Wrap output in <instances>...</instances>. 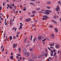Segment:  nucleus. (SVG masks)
<instances>
[{
    "label": "nucleus",
    "instance_id": "nucleus-31",
    "mask_svg": "<svg viewBox=\"0 0 61 61\" xmlns=\"http://www.w3.org/2000/svg\"><path fill=\"white\" fill-rule=\"evenodd\" d=\"M58 3L59 4V5H61V1H59L58 2Z\"/></svg>",
    "mask_w": 61,
    "mask_h": 61
},
{
    "label": "nucleus",
    "instance_id": "nucleus-19",
    "mask_svg": "<svg viewBox=\"0 0 61 61\" xmlns=\"http://www.w3.org/2000/svg\"><path fill=\"white\" fill-rule=\"evenodd\" d=\"M24 9H23L24 11H25L26 9V7H24Z\"/></svg>",
    "mask_w": 61,
    "mask_h": 61
},
{
    "label": "nucleus",
    "instance_id": "nucleus-46",
    "mask_svg": "<svg viewBox=\"0 0 61 61\" xmlns=\"http://www.w3.org/2000/svg\"><path fill=\"white\" fill-rule=\"evenodd\" d=\"M53 23H55L56 24H57V22H56V21H54Z\"/></svg>",
    "mask_w": 61,
    "mask_h": 61
},
{
    "label": "nucleus",
    "instance_id": "nucleus-48",
    "mask_svg": "<svg viewBox=\"0 0 61 61\" xmlns=\"http://www.w3.org/2000/svg\"><path fill=\"white\" fill-rule=\"evenodd\" d=\"M14 7V8H15V9H16V8L17 7H16V6H15Z\"/></svg>",
    "mask_w": 61,
    "mask_h": 61
},
{
    "label": "nucleus",
    "instance_id": "nucleus-51",
    "mask_svg": "<svg viewBox=\"0 0 61 61\" xmlns=\"http://www.w3.org/2000/svg\"><path fill=\"white\" fill-rule=\"evenodd\" d=\"M51 56H53V54L52 53H51Z\"/></svg>",
    "mask_w": 61,
    "mask_h": 61
},
{
    "label": "nucleus",
    "instance_id": "nucleus-20",
    "mask_svg": "<svg viewBox=\"0 0 61 61\" xmlns=\"http://www.w3.org/2000/svg\"><path fill=\"white\" fill-rule=\"evenodd\" d=\"M9 8H10V9H12V8H13V7H12V5H10V6L9 7Z\"/></svg>",
    "mask_w": 61,
    "mask_h": 61
},
{
    "label": "nucleus",
    "instance_id": "nucleus-29",
    "mask_svg": "<svg viewBox=\"0 0 61 61\" xmlns=\"http://www.w3.org/2000/svg\"><path fill=\"white\" fill-rule=\"evenodd\" d=\"M36 11H32V14H35V13H36Z\"/></svg>",
    "mask_w": 61,
    "mask_h": 61
},
{
    "label": "nucleus",
    "instance_id": "nucleus-2",
    "mask_svg": "<svg viewBox=\"0 0 61 61\" xmlns=\"http://www.w3.org/2000/svg\"><path fill=\"white\" fill-rule=\"evenodd\" d=\"M56 8H56L55 9L57 11V12H58L59 11L58 10L60 9V7H59V6H57L56 7Z\"/></svg>",
    "mask_w": 61,
    "mask_h": 61
},
{
    "label": "nucleus",
    "instance_id": "nucleus-12",
    "mask_svg": "<svg viewBox=\"0 0 61 61\" xmlns=\"http://www.w3.org/2000/svg\"><path fill=\"white\" fill-rule=\"evenodd\" d=\"M9 37H10V41H12V36H10Z\"/></svg>",
    "mask_w": 61,
    "mask_h": 61
},
{
    "label": "nucleus",
    "instance_id": "nucleus-24",
    "mask_svg": "<svg viewBox=\"0 0 61 61\" xmlns=\"http://www.w3.org/2000/svg\"><path fill=\"white\" fill-rule=\"evenodd\" d=\"M29 50L30 52L33 51V50L31 48H30Z\"/></svg>",
    "mask_w": 61,
    "mask_h": 61
},
{
    "label": "nucleus",
    "instance_id": "nucleus-39",
    "mask_svg": "<svg viewBox=\"0 0 61 61\" xmlns=\"http://www.w3.org/2000/svg\"><path fill=\"white\" fill-rule=\"evenodd\" d=\"M49 27H51V28H52L53 27V26L50 25L49 26Z\"/></svg>",
    "mask_w": 61,
    "mask_h": 61
},
{
    "label": "nucleus",
    "instance_id": "nucleus-3",
    "mask_svg": "<svg viewBox=\"0 0 61 61\" xmlns=\"http://www.w3.org/2000/svg\"><path fill=\"white\" fill-rule=\"evenodd\" d=\"M55 47L56 48H57V49H59V48H60V46H59V45L58 44L56 45L55 46Z\"/></svg>",
    "mask_w": 61,
    "mask_h": 61
},
{
    "label": "nucleus",
    "instance_id": "nucleus-9",
    "mask_svg": "<svg viewBox=\"0 0 61 61\" xmlns=\"http://www.w3.org/2000/svg\"><path fill=\"white\" fill-rule=\"evenodd\" d=\"M45 11L46 12H50L51 13L52 12V11L48 10H45Z\"/></svg>",
    "mask_w": 61,
    "mask_h": 61
},
{
    "label": "nucleus",
    "instance_id": "nucleus-38",
    "mask_svg": "<svg viewBox=\"0 0 61 61\" xmlns=\"http://www.w3.org/2000/svg\"><path fill=\"white\" fill-rule=\"evenodd\" d=\"M46 38L45 39H44L43 40H42V41H43V42H44V41H45V40H46Z\"/></svg>",
    "mask_w": 61,
    "mask_h": 61
},
{
    "label": "nucleus",
    "instance_id": "nucleus-23",
    "mask_svg": "<svg viewBox=\"0 0 61 61\" xmlns=\"http://www.w3.org/2000/svg\"><path fill=\"white\" fill-rule=\"evenodd\" d=\"M15 43H14L13 44V48H15Z\"/></svg>",
    "mask_w": 61,
    "mask_h": 61
},
{
    "label": "nucleus",
    "instance_id": "nucleus-59",
    "mask_svg": "<svg viewBox=\"0 0 61 61\" xmlns=\"http://www.w3.org/2000/svg\"><path fill=\"white\" fill-rule=\"evenodd\" d=\"M35 25H32V27H35Z\"/></svg>",
    "mask_w": 61,
    "mask_h": 61
},
{
    "label": "nucleus",
    "instance_id": "nucleus-62",
    "mask_svg": "<svg viewBox=\"0 0 61 61\" xmlns=\"http://www.w3.org/2000/svg\"><path fill=\"white\" fill-rule=\"evenodd\" d=\"M37 3H38L39 4H40V1H38L37 2Z\"/></svg>",
    "mask_w": 61,
    "mask_h": 61
},
{
    "label": "nucleus",
    "instance_id": "nucleus-64",
    "mask_svg": "<svg viewBox=\"0 0 61 61\" xmlns=\"http://www.w3.org/2000/svg\"><path fill=\"white\" fill-rule=\"evenodd\" d=\"M55 58H57V56L55 55Z\"/></svg>",
    "mask_w": 61,
    "mask_h": 61
},
{
    "label": "nucleus",
    "instance_id": "nucleus-35",
    "mask_svg": "<svg viewBox=\"0 0 61 61\" xmlns=\"http://www.w3.org/2000/svg\"><path fill=\"white\" fill-rule=\"evenodd\" d=\"M49 60H52V58L51 57H49Z\"/></svg>",
    "mask_w": 61,
    "mask_h": 61
},
{
    "label": "nucleus",
    "instance_id": "nucleus-54",
    "mask_svg": "<svg viewBox=\"0 0 61 61\" xmlns=\"http://www.w3.org/2000/svg\"><path fill=\"white\" fill-rule=\"evenodd\" d=\"M41 11H45V10H44V9H42L41 10Z\"/></svg>",
    "mask_w": 61,
    "mask_h": 61
},
{
    "label": "nucleus",
    "instance_id": "nucleus-50",
    "mask_svg": "<svg viewBox=\"0 0 61 61\" xmlns=\"http://www.w3.org/2000/svg\"><path fill=\"white\" fill-rule=\"evenodd\" d=\"M51 21L53 22H54V21H55V20H53V19H52L51 20Z\"/></svg>",
    "mask_w": 61,
    "mask_h": 61
},
{
    "label": "nucleus",
    "instance_id": "nucleus-44",
    "mask_svg": "<svg viewBox=\"0 0 61 61\" xmlns=\"http://www.w3.org/2000/svg\"><path fill=\"white\" fill-rule=\"evenodd\" d=\"M16 55H17V56H21V55H19V54H16Z\"/></svg>",
    "mask_w": 61,
    "mask_h": 61
},
{
    "label": "nucleus",
    "instance_id": "nucleus-25",
    "mask_svg": "<svg viewBox=\"0 0 61 61\" xmlns=\"http://www.w3.org/2000/svg\"><path fill=\"white\" fill-rule=\"evenodd\" d=\"M20 20H22V19H23V17L22 16H20Z\"/></svg>",
    "mask_w": 61,
    "mask_h": 61
},
{
    "label": "nucleus",
    "instance_id": "nucleus-61",
    "mask_svg": "<svg viewBox=\"0 0 61 61\" xmlns=\"http://www.w3.org/2000/svg\"><path fill=\"white\" fill-rule=\"evenodd\" d=\"M43 12L42 11H39V13H42V12Z\"/></svg>",
    "mask_w": 61,
    "mask_h": 61
},
{
    "label": "nucleus",
    "instance_id": "nucleus-34",
    "mask_svg": "<svg viewBox=\"0 0 61 61\" xmlns=\"http://www.w3.org/2000/svg\"><path fill=\"white\" fill-rule=\"evenodd\" d=\"M55 30L57 32H58V30L57 29L55 28Z\"/></svg>",
    "mask_w": 61,
    "mask_h": 61
},
{
    "label": "nucleus",
    "instance_id": "nucleus-26",
    "mask_svg": "<svg viewBox=\"0 0 61 61\" xmlns=\"http://www.w3.org/2000/svg\"><path fill=\"white\" fill-rule=\"evenodd\" d=\"M24 55H25V56H26V55H27V54L28 53V52H25V53H24Z\"/></svg>",
    "mask_w": 61,
    "mask_h": 61
},
{
    "label": "nucleus",
    "instance_id": "nucleus-1",
    "mask_svg": "<svg viewBox=\"0 0 61 61\" xmlns=\"http://www.w3.org/2000/svg\"><path fill=\"white\" fill-rule=\"evenodd\" d=\"M26 22H30V21H31V19L30 18H29L26 19Z\"/></svg>",
    "mask_w": 61,
    "mask_h": 61
},
{
    "label": "nucleus",
    "instance_id": "nucleus-52",
    "mask_svg": "<svg viewBox=\"0 0 61 61\" xmlns=\"http://www.w3.org/2000/svg\"><path fill=\"white\" fill-rule=\"evenodd\" d=\"M51 36H52V37H54V34H52V35H51Z\"/></svg>",
    "mask_w": 61,
    "mask_h": 61
},
{
    "label": "nucleus",
    "instance_id": "nucleus-14",
    "mask_svg": "<svg viewBox=\"0 0 61 61\" xmlns=\"http://www.w3.org/2000/svg\"><path fill=\"white\" fill-rule=\"evenodd\" d=\"M29 60V61H34V60L33 59H30Z\"/></svg>",
    "mask_w": 61,
    "mask_h": 61
},
{
    "label": "nucleus",
    "instance_id": "nucleus-32",
    "mask_svg": "<svg viewBox=\"0 0 61 61\" xmlns=\"http://www.w3.org/2000/svg\"><path fill=\"white\" fill-rule=\"evenodd\" d=\"M56 55V52H55L54 53V55L53 56H55Z\"/></svg>",
    "mask_w": 61,
    "mask_h": 61
},
{
    "label": "nucleus",
    "instance_id": "nucleus-30",
    "mask_svg": "<svg viewBox=\"0 0 61 61\" xmlns=\"http://www.w3.org/2000/svg\"><path fill=\"white\" fill-rule=\"evenodd\" d=\"M4 49H5V47L3 48L2 49V50H1V52L2 53H3V51H4Z\"/></svg>",
    "mask_w": 61,
    "mask_h": 61
},
{
    "label": "nucleus",
    "instance_id": "nucleus-8",
    "mask_svg": "<svg viewBox=\"0 0 61 61\" xmlns=\"http://www.w3.org/2000/svg\"><path fill=\"white\" fill-rule=\"evenodd\" d=\"M26 51V50L25 49H24L23 50V53H25Z\"/></svg>",
    "mask_w": 61,
    "mask_h": 61
},
{
    "label": "nucleus",
    "instance_id": "nucleus-21",
    "mask_svg": "<svg viewBox=\"0 0 61 61\" xmlns=\"http://www.w3.org/2000/svg\"><path fill=\"white\" fill-rule=\"evenodd\" d=\"M40 8H37L36 9V10H37V11H38V10H40Z\"/></svg>",
    "mask_w": 61,
    "mask_h": 61
},
{
    "label": "nucleus",
    "instance_id": "nucleus-37",
    "mask_svg": "<svg viewBox=\"0 0 61 61\" xmlns=\"http://www.w3.org/2000/svg\"><path fill=\"white\" fill-rule=\"evenodd\" d=\"M33 58H38V57H37V56H35L34 57H33Z\"/></svg>",
    "mask_w": 61,
    "mask_h": 61
},
{
    "label": "nucleus",
    "instance_id": "nucleus-40",
    "mask_svg": "<svg viewBox=\"0 0 61 61\" xmlns=\"http://www.w3.org/2000/svg\"><path fill=\"white\" fill-rule=\"evenodd\" d=\"M30 46V44L26 45V47H27L28 46Z\"/></svg>",
    "mask_w": 61,
    "mask_h": 61
},
{
    "label": "nucleus",
    "instance_id": "nucleus-11",
    "mask_svg": "<svg viewBox=\"0 0 61 61\" xmlns=\"http://www.w3.org/2000/svg\"><path fill=\"white\" fill-rule=\"evenodd\" d=\"M46 3L47 4H48V5H49L51 4V2L50 1H48V2H47Z\"/></svg>",
    "mask_w": 61,
    "mask_h": 61
},
{
    "label": "nucleus",
    "instance_id": "nucleus-45",
    "mask_svg": "<svg viewBox=\"0 0 61 61\" xmlns=\"http://www.w3.org/2000/svg\"><path fill=\"white\" fill-rule=\"evenodd\" d=\"M31 16L32 17H34V16H35V15H31Z\"/></svg>",
    "mask_w": 61,
    "mask_h": 61
},
{
    "label": "nucleus",
    "instance_id": "nucleus-18",
    "mask_svg": "<svg viewBox=\"0 0 61 61\" xmlns=\"http://www.w3.org/2000/svg\"><path fill=\"white\" fill-rule=\"evenodd\" d=\"M37 39H36V37L35 38H34V39H33V41L34 42H35V41H36V40Z\"/></svg>",
    "mask_w": 61,
    "mask_h": 61
},
{
    "label": "nucleus",
    "instance_id": "nucleus-56",
    "mask_svg": "<svg viewBox=\"0 0 61 61\" xmlns=\"http://www.w3.org/2000/svg\"><path fill=\"white\" fill-rule=\"evenodd\" d=\"M41 37L42 38V39H44V37L43 36H41Z\"/></svg>",
    "mask_w": 61,
    "mask_h": 61
},
{
    "label": "nucleus",
    "instance_id": "nucleus-22",
    "mask_svg": "<svg viewBox=\"0 0 61 61\" xmlns=\"http://www.w3.org/2000/svg\"><path fill=\"white\" fill-rule=\"evenodd\" d=\"M46 7L48 9H50L51 8L49 6H46Z\"/></svg>",
    "mask_w": 61,
    "mask_h": 61
},
{
    "label": "nucleus",
    "instance_id": "nucleus-13",
    "mask_svg": "<svg viewBox=\"0 0 61 61\" xmlns=\"http://www.w3.org/2000/svg\"><path fill=\"white\" fill-rule=\"evenodd\" d=\"M49 45L50 46H54V44H53V43H50Z\"/></svg>",
    "mask_w": 61,
    "mask_h": 61
},
{
    "label": "nucleus",
    "instance_id": "nucleus-63",
    "mask_svg": "<svg viewBox=\"0 0 61 61\" xmlns=\"http://www.w3.org/2000/svg\"><path fill=\"white\" fill-rule=\"evenodd\" d=\"M7 6L8 7H9L10 6H9V4H7Z\"/></svg>",
    "mask_w": 61,
    "mask_h": 61
},
{
    "label": "nucleus",
    "instance_id": "nucleus-55",
    "mask_svg": "<svg viewBox=\"0 0 61 61\" xmlns=\"http://www.w3.org/2000/svg\"><path fill=\"white\" fill-rule=\"evenodd\" d=\"M16 57L17 59H18L19 58V57H18V56H16Z\"/></svg>",
    "mask_w": 61,
    "mask_h": 61
},
{
    "label": "nucleus",
    "instance_id": "nucleus-10",
    "mask_svg": "<svg viewBox=\"0 0 61 61\" xmlns=\"http://www.w3.org/2000/svg\"><path fill=\"white\" fill-rule=\"evenodd\" d=\"M10 59H12V60H13V59H14V57L12 56H10Z\"/></svg>",
    "mask_w": 61,
    "mask_h": 61
},
{
    "label": "nucleus",
    "instance_id": "nucleus-60",
    "mask_svg": "<svg viewBox=\"0 0 61 61\" xmlns=\"http://www.w3.org/2000/svg\"><path fill=\"white\" fill-rule=\"evenodd\" d=\"M16 29H17V28H15V31H16Z\"/></svg>",
    "mask_w": 61,
    "mask_h": 61
},
{
    "label": "nucleus",
    "instance_id": "nucleus-4",
    "mask_svg": "<svg viewBox=\"0 0 61 61\" xmlns=\"http://www.w3.org/2000/svg\"><path fill=\"white\" fill-rule=\"evenodd\" d=\"M28 39H27V37H26V38L25 39H24V40H23V41H24V43H25V42H26L27 41V40Z\"/></svg>",
    "mask_w": 61,
    "mask_h": 61
},
{
    "label": "nucleus",
    "instance_id": "nucleus-58",
    "mask_svg": "<svg viewBox=\"0 0 61 61\" xmlns=\"http://www.w3.org/2000/svg\"><path fill=\"white\" fill-rule=\"evenodd\" d=\"M60 52V51H58L57 52V53L59 54V53Z\"/></svg>",
    "mask_w": 61,
    "mask_h": 61
},
{
    "label": "nucleus",
    "instance_id": "nucleus-57",
    "mask_svg": "<svg viewBox=\"0 0 61 61\" xmlns=\"http://www.w3.org/2000/svg\"><path fill=\"white\" fill-rule=\"evenodd\" d=\"M19 36V35H18V34L16 35V37H17H17H18Z\"/></svg>",
    "mask_w": 61,
    "mask_h": 61
},
{
    "label": "nucleus",
    "instance_id": "nucleus-16",
    "mask_svg": "<svg viewBox=\"0 0 61 61\" xmlns=\"http://www.w3.org/2000/svg\"><path fill=\"white\" fill-rule=\"evenodd\" d=\"M16 37L15 36H13V38L14 40H15L16 39Z\"/></svg>",
    "mask_w": 61,
    "mask_h": 61
},
{
    "label": "nucleus",
    "instance_id": "nucleus-27",
    "mask_svg": "<svg viewBox=\"0 0 61 61\" xmlns=\"http://www.w3.org/2000/svg\"><path fill=\"white\" fill-rule=\"evenodd\" d=\"M29 4L30 5H34V3L32 2L30 3Z\"/></svg>",
    "mask_w": 61,
    "mask_h": 61
},
{
    "label": "nucleus",
    "instance_id": "nucleus-6",
    "mask_svg": "<svg viewBox=\"0 0 61 61\" xmlns=\"http://www.w3.org/2000/svg\"><path fill=\"white\" fill-rule=\"evenodd\" d=\"M38 58H40L43 57V55L42 54H41L40 56H38Z\"/></svg>",
    "mask_w": 61,
    "mask_h": 61
},
{
    "label": "nucleus",
    "instance_id": "nucleus-33",
    "mask_svg": "<svg viewBox=\"0 0 61 61\" xmlns=\"http://www.w3.org/2000/svg\"><path fill=\"white\" fill-rule=\"evenodd\" d=\"M19 52H21V48H19Z\"/></svg>",
    "mask_w": 61,
    "mask_h": 61
},
{
    "label": "nucleus",
    "instance_id": "nucleus-49",
    "mask_svg": "<svg viewBox=\"0 0 61 61\" xmlns=\"http://www.w3.org/2000/svg\"><path fill=\"white\" fill-rule=\"evenodd\" d=\"M2 9V7L1 6H0V10H1Z\"/></svg>",
    "mask_w": 61,
    "mask_h": 61
},
{
    "label": "nucleus",
    "instance_id": "nucleus-5",
    "mask_svg": "<svg viewBox=\"0 0 61 61\" xmlns=\"http://www.w3.org/2000/svg\"><path fill=\"white\" fill-rule=\"evenodd\" d=\"M44 14H46L47 15H49L50 13L48 12H47V11L45 12L44 13Z\"/></svg>",
    "mask_w": 61,
    "mask_h": 61
},
{
    "label": "nucleus",
    "instance_id": "nucleus-36",
    "mask_svg": "<svg viewBox=\"0 0 61 61\" xmlns=\"http://www.w3.org/2000/svg\"><path fill=\"white\" fill-rule=\"evenodd\" d=\"M31 56L33 58H34V57L35 56V55H34L33 54H32V55Z\"/></svg>",
    "mask_w": 61,
    "mask_h": 61
},
{
    "label": "nucleus",
    "instance_id": "nucleus-53",
    "mask_svg": "<svg viewBox=\"0 0 61 61\" xmlns=\"http://www.w3.org/2000/svg\"><path fill=\"white\" fill-rule=\"evenodd\" d=\"M5 2L3 3V6H5Z\"/></svg>",
    "mask_w": 61,
    "mask_h": 61
},
{
    "label": "nucleus",
    "instance_id": "nucleus-17",
    "mask_svg": "<svg viewBox=\"0 0 61 61\" xmlns=\"http://www.w3.org/2000/svg\"><path fill=\"white\" fill-rule=\"evenodd\" d=\"M12 12H14L13 13H14V14H15V10L14 9H13Z\"/></svg>",
    "mask_w": 61,
    "mask_h": 61
},
{
    "label": "nucleus",
    "instance_id": "nucleus-41",
    "mask_svg": "<svg viewBox=\"0 0 61 61\" xmlns=\"http://www.w3.org/2000/svg\"><path fill=\"white\" fill-rule=\"evenodd\" d=\"M49 37V38H48V37H47V39H48V40H50V37Z\"/></svg>",
    "mask_w": 61,
    "mask_h": 61
},
{
    "label": "nucleus",
    "instance_id": "nucleus-28",
    "mask_svg": "<svg viewBox=\"0 0 61 61\" xmlns=\"http://www.w3.org/2000/svg\"><path fill=\"white\" fill-rule=\"evenodd\" d=\"M53 17L54 18V19H56V18H57L56 17L55 15Z\"/></svg>",
    "mask_w": 61,
    "mask_h": 61
},
{
    "label": "nucleus",
    "instance_id": "nucleus-47",
    "mask_svg": "<svg viewBox=\"0 0 61 61\" xmlns=\"http://www.w3.org/2000/svg\"><path fill=\"white\" fill-rule=\"evenodd\" d=\"M22 26H23V24L21 25L20 26V27L21 28H22Z\"/></svg>",
    "mask_w": 61,
    "mask_h": 61
},
{
    "label": "nucleus",
    "instance_id": "nucleus-43",
    "mask_svg": "<svg viewBox=\"0 0 61 61\" xmlns=\"http://www.w3.org/2000/svg\"><path fill=\"white\" fill-rule=\"evenodd\" d=\"M45 55L46 57H47V54L46 53H45Z\"/></svg>",
    "mask_w": 61,
    "mask_h": 61
},
{
    "label": "nucleus",
    "instance_id": "nucleus-7",
    "mask_svg": "<svg viewBox=\"0 0 61 61\" xmlns=\"http://www.w3.org/2000/svg\"><path fill=\"white\" fill-rule=\"evenodd\" d=\"M26 56L27 57H30V53H28Z\"/></svg>",
    "mask_w": 61,
    "mask_h": 61
},
{
    "label": "nucleus",
    "instance_id": "nucleus-42",
    "mask_svg": "<svg viewBox=\"0 0 61 61\" xmlns=\"http://www.w3.org/2000/svg\"><path fill=\"white\" fill-rule=\"evenodd\" d=\"M43 17H47V16L46 15H44L43 16Z\"/></svg>",
    "mask_w": 61,
    "mask_h": 61
},
{
    "label": "nucleus",
    "instance_id": "nucleus-15",
    "mask_svg": "<svg viewBox=\"0 0 61 61\" xmlns=\"http://www.w3.org/2000/svg\"><path fill=\"white\" fill-rule=\"evenodd\" d=\"M41 36H40L38 38V40H41Z\"/></svg>",
    "mask_w": 61,
    "mask_h": 61
}]
</instances>
